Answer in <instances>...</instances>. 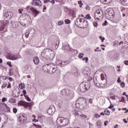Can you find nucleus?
Instances as JSON below:
<instances>
[{
	"label": "nucleus",
	"mask_w": 128,
	"mask_h": 128,
	"mask_svg": "<svg viewBox=\"0 0 128 128\" xmlns=\"http://www.w3.org/2000/svg\"><path fill=\"white\" fill-rule=\"evenodd\" d=\"M12 16H14L12 12H7L3 13V18L6 22L0 24V30H4V28H6V26H8L10 24L8 20L12 18Z\"/></svg>",
	"instance_id": "1"
},
{
	"label": "nucleus",
	"mask_w": 128,
	"mask_h": 128,
	"mask_svg": "<svg viewBox=\"0 0 128 128\" xmlns=\"http://www.w3.org/2000/svg\"><path fill=\"white\" fill-rule=\"evenodd\" d=\"M77 102H78V108L80 110H84V108H86L88 106V104H86V99L84 98H78Z\"/></svg>",
	"instance_id": "2"
},
{
	"label": "nucleus",
	"mask_w": 128,
	"mask_h": 128,
	"mask_svg": "<svg viewBox=\"0 0 128 128\" xmlns=\"http://www.w3.org/2000/svg\"><path fill=\"white\" fill-rule=\"evenodd\" d=\"M58 124H60L62 126H64L68 124V119L64 117H59L56 120Z\"/></svg>",
	"instance_id": "3"
},
{
	"label": "nucleus",
	"mask_w": 128,
	"mask_h": 128,
	"mask_svg": "<svg viewBox=\"0 0 128 128\" xmlns=\"http://www.w3.org/2000/svg\"><path fill=\"white\" fill-rule=\"evenodd\" d=\"M94 16V19L98 20H100V18H104V12H102V10L100 9L97 10L95 12Z\"/></svg>",
	"instance_id": "4"
},
{
	"label": "nucleus",
	"mask_w": 128,
	"mask_h": 128,
	"mask_svg": "<svg viewBox=\"0 0 128 128\" xmlns=\"http://www.w3.org/2000/svg\"><path fill=\"white\" fill-rule=\"evenodd\" d=\"M32 6L40 8L42 6V2L40 0H32Z\"/></svg>",
	"instance_id": "5"
},
{
	"label": "nucleus",
	"mask_w": 128,
	"mask_h": 128,
	"mask_svg": "<svg viewBox=\"0 0 128 128\" xmlns=\"http://www.w3.org/2000/svg\"><path fill=\"white\" fill-rule=\"evenodd\" d=\"M90 88V84H88V82H85L84 86L82 88H80V92H86Z\"/></svg>",
	"instance_id": "6"
},
{
	"label": "nucleus",
	"mask_w": 128,
	"mask_h": 128,
	"mask_svg": "<svg viewBox=\"0 0 128 128\" xmlns=\"http://www.w3.org/2000/svg\"><path fill=\"white\" fill-rule=\"evenodd\" d=\"M42 68L44 72H48V74H50V65H44Z\"/></svg>",
	"instance_id": "7"
},
{
	"label": "nucleus",
	"mask_w": 128,
	"mask_h": 128,
	"mask_svg": "<svg viewBox=\"0 0 128 128\" xmlns=\"http://www.w3.org/2000/svg\"><path fill=\"white\" fill-rule=\"evenodd\" d=\"M84 19H81L80 18H78L75 20V24L76 26H78V28H82V20Z\"/></svg>",
	"instance_id": "8"
},
{
	"label": "nucleus",
	"mask_w": 128,
	"mask_h": 128,
	"mask_svg": "<svg viewBox=\"0 0 128 128\" xmlns=\"http://www.w3.org/2000/svg\"><path fill=\"white\" fill-rule=\"evenodd\" d=\"M88 21L83 19L82 21V24L81 25V28H88Z\"/></svg>",
	"instance_id": "9"
},
{
	"label": "nucleus",
	"mask_w": 128,
	"mask_h": 128,
	"mask_svg": "<svg viewBox=\"0 0 128 128\" xmlns=\"http://www.w3.org/2000/svg\"><path fill=\"white\" fill-rule=\"evenodd\" d=\"M30 10L31 12H32L34 13V16H36L38 14V11L36 10V9H34V7H30Z\"/></svg>",
	"instance_id": "10"
},
{
	"label": "nucleus",
	"mask_w": 128,
	"mask_h": 128,
	"mask_svg": "<svg viewBox=\"0 0 128 128\" xmlns=\"http://www.w3.org/2000/svg\"><path fill=\"white\" fill-rule=\"evenodd\" d=\"M10 24L14 28H16L18 26V24L17 22L12 21Z\"/></svg>",
	"instance_id": "11"
},
{
	"label": "nucleus",
	"mask_w": 128,
	"mask_h": 128,
	"mask_svg": "<svg viewBox=\"0 0 128 128\" xmlns=\"http://www.w3.org/2000/svg\"><path fill=\"white\" fill-rule=\"evenodd\" d=\"M47 114H48L49 116H52V114H54V110L52 108H49L47 110Z\"/></svg>",
	"instance_id": "12"
},
{
	"label": "nucleus",
	"mask_w": 128,
	"mask_h": 128,
	"mask_svg": "<svg viewBox=\"0 0 128 128\" xmlns=\"http://www.w3.org/2000/svg\"><path fill=\"white\" fill-rule=\"evenodd\" d=\"M106 11L108 12V14L110 16H114V10L112 9L109 8L106 10Z\"/></svg>",
	"instance_id": "13"
},
{
	"label": "nucleus",
	"mask_w": 128,
	"mask_h": 128,
	"mask_svg": "<svg viewBox=\"0 0 128 128\" xmlns=\"http://www.w3.org/2000/svg\"><path fill=\"white\" fill-rule=\"evenodd\" d=\"M22 24H24V26H30V22L26 18H24L22 21Z\"/></svg>",
	"instance_id": "14"
},
{
	"label": "nucleus",
	"mask_w": 128,
	"mask_h": 128,
	"mask_svg": "<svg viewBox=\"0 0 128 128\" xmlns=\"http://www.w3.org/2000/svg\"><path fill=\"white\" fill-rule=\"evenodd\" d=\"M56 72V66H50V74L52 72Z\"/></svg>",
	"instance_id": "15"
},
{
	"label": "nucleus",
	"mask_w": 128,
	"mask_h": 128,
	"mask_svg": "<svg viewBox=\"0 0 128 128\" xmlns=\"http://www.w3.org/2000/svg\"><path fill=\"white\" fill-rule=\"evenodd\" d=\"M23 106H24V108H28V106L29 108H32V104L30 102H25L23 105Z\"/></svg>",
	"instance_id": "16"
},
{
	"label": "nucleus",
	"mask_w": 128,
	"mask_h": 128,
	"mask_svg": "<svg viewBox=\"0 0 128 128\" xmlns=\"http://www.w3.org/2000/svg\"><path fill=\"white\" fill-rule=\"evenodd\" d=\"M34 62L35 64H38V63L40 62V60H38V58L36 56L34 57Z\"/></svg>",
	"instance_id": "17"
},
{
	"label": "nucleus",
	"mask_w": 128,
	"mask_h": 128,
	"mask_svg": "<svg viewBox=\"0 0 128 128\" xmlns=\"http://www.w3.org/2000/svg\"><path fill=\"white\" fill-rule=\"evenodd\" d=\"M62 96H68V91L66 90H63L61 92Z\"/></svg>",
	"instance_id": "18"
},
{
	"label": "nucleus",
	"mask_w": 128,
	"mask_h": 128,
	"mask_svg": "<svg viewBox=\"0 0 128 128\" xmlns=\"http://www.w3.org/2000/svg\"><path fill=\"white\" fill-rule=\"evenodd\" d=\"M18 86L20 90H24L26 88V85L22 83H20L18 85Z\"/></svg>",
	"instance_id": "19"
},
{
	"label": "nucleus",
	"mask_w": 128,
	"mask_h": 128,
	"mask_svg": "<svg viewBox=\"0 0 128 128\" xmlns=\"http://www.w3.org/2000/svg\"><path fill=\"white\" fill-rule=\"evenodd\" d=\"M104 114H106V116H110V110H108V109H106L104 111Z\"/></svg>",
	"instance_id": "20"
},
{
	"label": "nucleus",
	"mask_w": 128,
	"mask_h": 128,
	"mask_svg": "<svg viewBox=\"0 0 128 128\" xmlns=\"http://www.w3.org/2000/svg\"><path fill=\"white\" fill-rule=\"evenodd\" d=\"M88 118V116L86 115H84V114H80V118H81V120H84V118Z\"/></svg>",
	"instance_id": "21"
},
{
	"label": "nucleus",
	"mask_w": 128,
	"mask_h": 128,
	"mask_svg": "<svg viewBox=\"0 0 128 128\" xmlns=\"http://www.w3.org/2000/svg\"><path fill=\"white\" fill-rule=\"evenodd\" d=\"M97 126L98 128H102V122L100 120H98L97 121Z\"/></svg>",
	"instance_id": "22"
},
{
	"label": "nucleus",
	"mask_w": 128,
	"mask_h": 128,
	"mask_svg": "<svg viewBox=\"0 0 128 128\" xmlns=\"http://www.w3.org/2000/svg\"><path fill=\"white\" fill-rule=\"evenodd\" d=\"M74 114L76 116H80V112L75 110Z\"/></svg>",
	"instance_id": "23"
},
{
	"label": "nucleus",
	"mask_w": 128,
	"mask_h": 128,
	"mask_svg": "<svg viewBox=\"0 0 128 128\" xmlns=\"http://www.w3.org/2000/svg\"><path fill=\"white\" fill-rule=\"evenodd\" d=\"M13 96H14L15 98H18V96H20V92H14Z\"/></svg>",
	"instance_id": "24"
},
{
	"label": "nucleus",
	"mask_w": 128,
	"mask_h": 128,
	"mask_svg": "<svg viewBox=\"0 0 128 128\" xmlns=\"http://www.w3.org/2000/svg\"><path fill=\"white\" fill-rule=\"evenodd\" d=\"M26 102H23L22 100H20L18 102V106H24V104Z\"/></svg>",
	"instance_id": "25"
},
{
	"label": "nucleus",
	"mask_w": 128,
	"mask_h": 128,
	"mask_svg": "<svg viewBox=\"0 0 128 128\" xmlns=\"http://www.w3.org/2000/svg\"><path fill=\"white\" fill-rule=\"evenodd\" d=\"M9 102L11 104H14V103H15L16 102V100L12 98H11L10 99Z\"/></svg>",
	"instance_id": "26"
},
{
	"label": "nucleus",
	"mask_w": 128,
	"mask_h": 128,
	"mask_svg": "<svg viewBox=\"0 0 128 128\" xmlns=\"http://www.w3.org/2000/svg\"><path fill=\"white\" fill-rule=\"evenodd\" d=\"M93 26H95V28H98V22H92Z\"/></svg>",
	"instance_id": "27"
},
{
	"label": "nucleus",
	"mask_w": 128,
	"mask_h": 128,
	"mask_svg": "<svg viewBox=\"0 0 128 128\" xmlns=\"http://www.w3.org/2000/svg\"><path fill=\"white\" fill-rule=\"evenodd\" d=\"M120 86H122V88H124L126 86V84H124V82H120Z\"/></svg>",
	"instance_id": "28"
},
{
	"label": "nucleus",
	"mask_w": 128,
	"mask_h": 128,
	"mask_svg": "<svg viewBox=\"0 0 128 128\" xmlns=\"http://www.w3.org/2000/svg\"><path fill=\"white\" fill-rule=\"evenodd\" d=\"M70 16H74V10H70Z\"/></svg>",
	"instance_id": "29"
},
{
	"label": "nucleus",
	"mask_w": 128,
	"mask_h": 128,
	"mask_svg": "<svg viewBox=\"0 0 128 128\" xmlns=\"http://www.w3.org/2000/svg\"><path fill=\"white\" fill-rule=\"evenodd\" d=\"M104 2H106V4H110V2H112V0H104Z\"/></svg>",
	"instance_id": "30"
},
{
	"label": "nucleus",
	"mask_w": 128,
	"mask_h": 128,
	"mask_svg": "<svg viewBox=\"0 0 128 128\" xmlns=\"http://www.w3.org/2000/svg\"><path fill=\"white\" fill-rule=\"evenodd\" d=\"M33 126H35V128H42V126H40V125H38L34 123H33Z\"/></svg>",
	"instance_id": "31"
},
{
	"label": "nucleus",
	"mask_w": 128,
	"mask_h": 128,
	"mask_svg": "<svg viewBox=\"0 0 128 128\" xmlns=\"http://www.w3.org/2000/svg\"><path fill=\"white\" fill-rule=\"evenodd\" d=\"M58 26H62L64 24V21L60 20L58 22Z\"/></svg>",
	"instance_id": "32"
},
{
	"label": "nucleus",
	"mask_w": 128,
	"mask_h": 128,
	"mask_svg": "<svg viewBox=\"0 0 128 128\" xmlns=\"http://www.w3.org/2000/svg\"><path fill=\"white\" fill-rule=\"evenodd\" d=\"M64 22L66 24H70V20L67 19L64 20Z\"/></svg>",
	"instance_id": "33"
},
{
	"label": "nucleus",
	"mask_w": 128,
	"mask_h": 128,
	"mask_svg": "<svg viewBox=\"0 0 128 128\" xmlns=\"http://www.w3.org/2000/svg\"><path fill=\"white\" fill-rule=\"evenodd\" d=\"M6 108L8 110V112H10V108L6 105V104H5Z\"/></svg>",
	"instance_id": "34"
},
{
	"label": "nucleus",
	"mask_w": 128,
	"mask_h": 128,
	"mask_svg": "<svg viewBox=\"0 0 128 128\" xmlns=\"http://www.w3.org/2000/svg\"><path fill=\"white\" fill-rule=\"evenodd\" d=\"M78 4H80V8H82V6L84 5V4H82V0L78 1Z\"/></svg>",
	"instance_id": "35"
},
{
	"label": "nucleus",
	"mask_w": 128,
	"mask_h": 128,
	"mask_svg": "<svg viewBox=\"0 0 128 128\" xmlns=\"http://www.w3.org/2000/svg\"><path fill=\"white\" fill-rule=\"evenodd\" d=\"M6 64L10 66V68H12V62H6Z\"/></svg>",
	"instance_id": "36"
},
{
	"label": "nucleus",
	"mask_w": 128,
	"mask_h": 128,
	"mask_svg": "<svg viewBox=\"0 0 128 128\" xmlns=\"http://www.w3.org/2000/svg\"><path fill=\"white\" fill-rule=\"evenodd\" d=\"M30 36V32H26L25 33V37L26 38H28Z\"/></svg>",
	"instance_id": "37"
},
{
	"label": "nucleus",
	"mask_w": 128,
	"mask_h": 128,
	"mask_svg": "<svg viewBox=\"0 0 128 128\" xmlns=\"http://www.w3.org/2000/svg\"><path fill=\"white\" fill-rule=\"evenodd\" d=\"M18 120H19V122H20L22 123V122H24V119L22 118V117L20 116V117H19V118H18Z\"/></svg>",
	"instance_id": "38"
},
{
	"label": "nucleus",
	"mask_w": 128,
	"mask_h": 128,
	"mask_svg": "<svg viewBox=\"0 0 128 128\" xmlns=\"http://www.w3.org/2000/svg\"><path fill=\"white\" fill-rule=\"evenodd\" d=\"M86 18L87 20H91L92 19V17L90 16V14H88L86 16Z\"/></svg>",
	"instance_id": "39"
},
{
	"label": "nucleus",
	"mask_w": 128,
	"mask_h": 128,
	"mask_svg": "<svg viewBox=\"0 0 128 128\" xmlns=\"http://www.w3.org/2000/svg\"><path fill=\"white\" fill-rule=\"evenodd\" d=\"M120 102L126 104V100H124V98L122 97L121 98V100H120Z\"/></svg>",
	"instance_id": "40"
},
{
	"label": "nucleus",
	"mask_w": 128,
	"mask_h": 128,
	"mask_svg": "<svg viewBox=\"0 0 128 128\" xmlns=\"http://www.w3.org/2000/svg\"><path fill=\"white\" fill-rule=\"evenodd\" d=\"M12 110L14 114H16L18 112V109L16 108H14Z\"/></svg>",
	"instance_id": "41"
},
{
	"label": "nucleus",
	"mask_w": 128,
	"mask_h": 128,
	"mask_svg": "<svg viewBox=\"0 0 128 128\" xmlns=\"http://www.w3.org/2000/svg\"><path fill=\"white\" fill-rule=\"evenodd\" d=\"M100 78H101L102 80H104V75L103 74H100Z\"/></svg>",
	"instance_id": "42"
},
{
	"label": "nucleus",
	"mask_w": 128,
	"mask_h": 128,
	"mask_svg": "<svg viewBox=\"0 0 128 128\" xmlns=\"http://www.w3.org/2000/svg\"><path fill=\"white\" fill-rule=\"evenodd\" d=\"M25 98H26V100H28V102H31L32 100H30V98L28 96H25Z\"/></svg>",
	"instance_id": "43"
},
{
	"label": "nucleus",
	"mask_w": 128,
	"mask_h": 128,
	"mask_svg": "<svg viewBox=\"0 0 128 128\" xmlns=\"http://www.w3.org/2000/svg\"><path fill=\"white\" fill-rule=\"evenodd\" d=\"M10 60H16V58L12 56L10 57Z\"/></svg>",
	"instance_id": "44"
},
{
	"label": "nucleus",
	"mask_w": 128,
	"mask_h": 128,
	"mask_svg": "<svg viewBox=\"0 0 128 128\" xmlns=\"http://www.w3.org/2000/svg\"><path fill=\"white\" fill-rule=\"evenodd\" d=\"M82 60H86V62H88V57L83 58Z\"/></svg>",
	"instance_id": "45"
},
{
	"label": "nucleus",
	"mask_w": 128,
	"mask_h": 128,
	"mask_svg": "<svg viewBox=\"0 0 128 128\" xmlns=\"http://www.w3.org/2000/svg\"><path fill=\"white\" fill-rule=\"evenodd\" d=\"M7 100H8V98H2V102H6Z\"/></svg>",
	"instance_id": "46"
},
{
	"label": "nucleus",
	"mask_w": 128,
	"mask_h": 128,
	"mask_svg": "<svg viewBox=\"0 0 128 128\" xmlns=\"http://www.w3.org/2000/svg\"><path fill=\"white\" fill-rule=\"evenodd\" d=\"M78 58H84V54H80L79 55H78Z\"/></svg>",
	"instance_id": "47"
},
{
	"label": "nucleus",
	"mask_w": 128,
	"mask_h": 128,
	"mask_svg": "<svg viewBox=\"0 0 128 128\" xmlns=\"http://www.w3.org/2000/svg\"><path fill=\"white\" fill-rule=\"evenodd\" d=\"M94 84L95 86H98V82L96 81V80H94Z\"/></svg>",
	"instance_id": "48"
},
{
	"label": "nucleus",
	"mask_w": 128,
	"mask_h": 128,
	"mask_svg": "<svg viewBox=\"0 0 128 128\" xmlns=\"http://www.w3.org/2000/svg\"><path fill=\"white\" fill-rule=\"evenodd\" d=\"M108 25V21L106 20L102 24V26H107Z\"/></svg>",
	"instance_id": "49"
},
{
	"label": "nucleus",
	"mask_w": 128,
	"mask_h": 128,
	"mask_svg": "<svg viewBox=\"0 0 128 128\" xmlns=\"http://www.w3.org/2000/svg\"><path fill=\"white\" fill-rule=\"evenodd\" d=\"M8 86V84L6 83H4L3 84V86H2V88H4L6 86Z\"/></svg>",
	"instance_id": "50"
},
{
	"label": "nucleus",
	"mask_w": 128,
	"mask_h": 128,
	"mask_svg": "<svg viewBox=\"0 0 128 128\" xmlns=\"http://www.w3.org/2000/svg\"><path fill=\"white\" fill-rule=\"evenodd\" d=\"M99 38L102 40V42H103L104 40V37L102 38V36H100Z\"/></svg>",
	"instance_id": "51"
},
{
	"label": "nucleus",
	"mask_w": 128,
	"mask_h": 128,
	"mask_svg": "<svg viewBox=\"0 0 128 128\" xmlns=\"http://www.w3.org/2000/svg\"><path fill=\"white\" fill-rule=\"evenodd\" d=\"M22 93L24 94V96H26V90H22Z\"/></svg>",
	"instance_id": "52"
},
{
	"label": "nucleus",
	"mask_w": 128,
	"mask_h": 128,
	"mask_svg": "<svg viewBox=\"0 0 128 128\" xmlns=\"http://www.w3.org/2000/svg\"><path fill=\"white\" fill-rule=\"evenodd\" d=\"M94 118H100V115L98 114H96L94 116Z\"/></svg>",
	"instance_id": "53"
},
{
	"label": "nucleus",
	"mask_w": 128,
	"mask_h": 128,
	"mask_svg": "<svg viewBox=\"0 0 128 128\" xmlns=\"http://www.w3.org/2000/svg\"><path fill=\"white\" fill-rule=\"evenodd\" d=\"M50 0H44V4H48V2H50Z\"/></svg>",
	"instance_id": "54"
},
{
	"label": "nucleus",
	"mask_w": 128,
	"mask_h": 128,
	"mask_svg": "<svg viewBox=\"0 0 128 128\" xmlns=\"http://www.w3.org/2000/svg\"><path fill=\"white\" fill-rule=\"evenodd\" d=\"M117 82L118 83L122 82V80H120V77L118 78Z\"/></svg>",
	"instance_id": "55"
},
{
	"label": "nucleus",
	"mask_w": 128,
	"mask_h": 128,
	"mask_svg": "<svg viewBox=\"0 0 128 128\" xmlns=\"http://www.w3.org/2000/svg\"><path fill=\"white\" fill-rule=\"evenodd\" d=\"M124 64H126V66H128V60H125L124 62Z\"/></svg>",
	"instance_id": "56"
},
{
	"label": "nucleus",
	"mask_w": 128,
	"mask_h": 128,
	"mask_svg": "<svg viewBox=\"0 0 128 128\" xmlns=\"http://www.w3.org/2000/svg\"><path fill=\"white\" fill-rule=\"evenodd\" d=\"M8 80H10V82H12V80H14V79L12 77H9Z\"/></svg>",
	"instance_id": "57"
},
{
	"label": "nucleus",
	"mask_w": 128,
	"mask_h": 128,
	"mask_svg": "<svg viewBox=\"0 0 128 128\" xmlns=\"http://www.w3.org/2000/svg\"><path fill=\"white\" fill-rule=\"evenodd\" d=\"M46 10V5H44L43 6V12H44V10Z\"/></svg>",
	"instance_id": "58"
},
{
	"label": "nucleus",
	"mask_w": 128,
	"mask_h": 128,
	"mask_svg": "<svg viewBox=\"0 0 128 128\" xmlns=\"http://www.w3.org/2000/svg\"><path fill=\"white\" fill-rule=\"evenodd\" d=\"M50 2L51 4H56V1H54V0H52Z\"/></svg>",
	"instance_id": "59"
},
{
	"label": "nucleus",
	"mask_w": 128,
	"mask_h": 128,
	"mask_svg": "<svg viewBox=\"0 0 128 128\" xmlns=\"http://www.w3.org/2000/svg\"><path fill=\"white\" fill-rule=\"evenodd\" d=\"M32 121L34 122H38V120L35 118V119H32Z\"/></svg>",
	"instance_id": "60"
},
{
	"label": "nucleus",
	"mask_w": 128,
	"mask_h": 128,
	"mask_svg": "<svg viewBox=\"0 0 128 128\" xmlns=\"http://www.w3.org/2000/svg\"><path fill=\"white\" fill-rule=\"evenodd\" d=\"M112 108H114V104H111V105H110V106H109L108 107V108H110V109Z\"/></svg>",
	"instance_id": "61"
},
{
	"label": "nucleus",
	"mask_w": 128,
	"mask_h": 128,
	"mask_svg": "<svg viewBox=\"0 0 128 128\" xmlns=\"http://www.w3.org/2000/svg\"><path fill=\"white\" fill-rule=\"evenodd\" d=\"M108 121H105L104 122V126H108Z\"/></svg>",
	"instance_id": "62"
},
{
	"label": "nucleus",
	"mask_w": 128,
	"mask_h": 128,
	"mask_svg": "<svg viewBox=\"0 0 128 128\" xmlns=\"http://www.w3.org/2000/svg\"><path fill=\"white\" fill-rule=\"evenodd\" d=\"M89 102H90V104H92V99L90 98V99H89Z\"/></svg>",
	"instance_id": "63"
},
{
	"label": "nucleus",
	"mask_w": 128,
	"mask_h": 128,
	"mask_svg": "<svg viewBox=\"0 0 128 128\" xmlns=\"http://www.w3.org/2000/svg\"><path fill=\"white\" fill-rule=\"evenodd\" d=\"M114 128H118V125L116 124L115 126H114Z\"/></svg>",
	"instance_id": "64"
}]
</instances>
